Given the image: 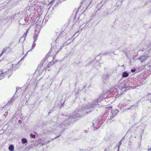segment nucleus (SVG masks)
<instances>
[{"label": "nucleus", "mask_w": 151, "mask_h": 151, "mask_svg": "<svg viewBox=\"0 0 151 151\" xmlns=\"http://www.w3.org/2000/svg\"><path fill=\"white\" fill-rule=\"evenodd\" d=\"M104 97L103 95H101L99 97L95 100H93L91 104L83 105V108L79 110L77 109L72 114L69 116H63L62 119L58 118L59 122H61L60 124V128L64 127L63 130L67 129L68 126L71 125L73 122L78 120L79 117L83 114L85 112L88 113L91 112L94 108L101 106V102Z\"/></svg>", "instance_id": "1"}, {"label": "nucleus", "mask_w": 151, "mask_h": 151, "mask_svg": "<svg viewBox=\"0 0 151 151\" xmlns=\"http://www.w3.org/2000/svg\"><path fill=\"white\" fill-rule=\"evenodd\" d=\"M18 68V67H12L10 69H2L0 70V80L3 79L4 77H7L8 78L12 73V71L15 70Z\"/></svg>", "instance_id": "2"}, {"label": "nucleus", "mask_w": 151, "mask_h": 151, "mask_svg": "<svg viewBox=\"0 0 151 151\" xmlns=\"http://www.w3.org/2000/svg\"><path fill=\"white\" fill-rule=\"evenodd\" d=\"M112 108H111V109ZM111 111H109L104 115V117L106 118V123H111V120L118 113L119 111L118 109H115L114 110L111 109Z\"/></svg>", "instance_id": "3"}, {"label": "nucleus", "mask_w": 151, "mask_h": 151, "mask_svg": "<svg viewBox=\"0 0 151 151\" xmlns=\"http://www.w3.org/2000/svg\"><path fill=\"white\" fill-rule=\"evenodd\" d=\"M58 48L56 47H51L50 51L46 55L45 58L42 61V63H44L45 62L46 59L50 57H52L53 60L56 54L58 53Z\"/></svg>", "instance_id": "4"}, {"label": "nucleus", "mask_w": 151, "mask_h": 151, "mask_svg": "<svg viewBox=\"0 0 151 151\" xmlns=\"http://www.w3.org/2000/svg\"><path fill=\"white\" fill-rule=\"evenodd\" d=\"M101 122H99V119L95 120L93 121L91 126L93 127L94 130H97L100 127V126H99V124Z\"/></svg>", "instance_id": "5"}, {"label": "nucleus", "mask_w": 151, "mask_h": 151, "mask_svg": "<svg viewBox=\"0 0 151 151\" xmlns=\"http://www.w3.org/2000/svg\"><path fill=\"white\" fill-rule=\"evenodd\" d=\"M122 90H123L121 88H120L119 86L118 87V88H115L114 90V92L116 93L118 95H121L124 91H125V90H124L123 91Z\"/></svg>", "instance_id": "6"}, {"label": "nucleus", "mask_w": 151, "mask_h": 151, "mask_svg": "<svg viewBox=\"0 0 151 151\" xmlns=\"http://www.w3.org/2000/svg\"><path fill=\"white\" fill-rule=\"evenodd\" d=\"M142 68H141L140 67H138L135 68L133 69H132L131 70V71L132 73H137L138 72L142 70V69H143L144 68H145V67H142Z\"/></svg>", "instance_id": "7"}, {"label": "nucleus", "mask_w": 151, "mask_h": 151, "mask_svg": "<svg viewBox=\"0 0 151 151\" xmlns=\"http://www.w3.org/2000/svg\"><path fill=\"white\" fill-rule=\"evenodd\" d=\"M119 87L120 88H121V89L122 90H123V89H125L129 87L128 85L126 84V83L125 82H123L122 83H121Z\"/></svg>", "instance_id": "8"}, {"label": "nucleus", "mask_w": 151, "mask_h": 151, "mask_svg": "<svg viewBox=\"0 0 151 151\" xmlns=\"http://www.w3.org/2000/svg\"><path fill=\"white\" fill-rule=\"evenodd\" d=\"M109 75L107 73L105 74L102 77V78L103 82L105 83V82H106L108 80Z\"/></svg>", "instance_id": "9"}, {"label": "nucleus", "mask_w": 151, "mask_h": 151, "mask_svg": "<svg viewBox=\"0 0 151 151\" xmlns=\"http://www.w3.org/2000/svg\"><path fill=\"white\" fill-rule=\"evenodd\" d=\"M14 100H15L14 98L13 97L7 103L6 105L9 106L12 105V103L14 101Z\"/></svg>", "instance_id": "10"}, {"label": "nucleus", "mask_w": 151, "mask_h": 151, "mask_svg": "<svg viewBox=\"0 0 151 151\" xmlns=\"http://www.w3.org/2000/svg\"><path fill=\"white\" fill-rule=\"evenodd\" d=\"M129 75V73L127 71H124L122 73V77L123 78H126Z\"/></svg>", "instance_id": "11"}, {"label": "nucleus", "mask_w": 151, "mask_h": 151, "mask_svg": "<svg viewBox=\"0 0 151 151\" xmlns=\"http://www.w3.org/2000/svg\"><path fill=\"white\" fill-rule=\"evenodd\" d=\"M7 49V47H5L3 48L1 52V53L0 54V57H1L3 54L6 51Z\"/></svg>", "instance_id": "12"}, {"label": "nucleus", "mask_w": 151, "mask_h": 151, "mask_svg": "<svg viewBox=\"0 0 151 151\" xmlns=\"http://www.w3.org/2000/svg\"><path fill=\"white\" fill-rule=\"evenodd\" d=\"M14 146L13 145H9V149L10 151H13L14 150Z\"/></svg>", "instance_id": "13"}, {"label": "nucleus", "mask_w": 151, "mask_h": 151, "mask_svg": "<svg viewBox=\"0 0 151 151\" xmlns=\"http://www.w3.org/2000/svg\"><path fill=\"white\" fill-rule=\"evenodd\" d=\"M27 140L26 138H22L21 139V142L22 144H25L27 142Z\"/></svg>", "instance_id": "14"}, {"label": "nucleus", "mask_w": 151, "mask_h": 151, "mask_svg": "<svg viewBox=\"0 0 151 151\" xmlns=\"http://www.w3.org/2000/svg\"><path fill=\"white\" fill-rule=\"evenodd\" d=\"M122 141V140H121L118 143V145L117 146V147H118V150L117 151H119V149L120 147V145L122 144V142H121Z\"/></svg>", "instance_id": "15"}, {"label": "nucleus", "mask_w": 151, "mask_h": 151, "mask_svg": "<svg viewBox=\"0 0 151 151\" xmlns=\"http://www.w3.org/2000/svg\"><path fill=\"white\" fill-rule=\"evenodd\" d=\"M30 137H31L32 138H34V139L35 138L36 135H35V134H32V133H31L30 134Z\"/></svg>", "instance_id": "16"}, {"label": "nucleus", "mask_w": 151, "mask_h": 151, "mask_svg": "<svg viewBox=\"0 0 151 151\" xmlns=\"http://www.w3.org/2000/svg\"><path fill=\"white\" fill-rule=\"evenodd\" d=\"M137 106V105L136 104H134V105H133L132 106H130V107H129V108H127V109H132L134 107H136Z\"/></svg>", "instance_id": "17"}, {"label": "nucleus", "mask_w": 151, "mask_h": 151, "mask_svg": "<svg viewBox=\"0 0 151 151\" xmlns=\"http://www.w3.org/2000/svg\"><path fill=\"white\" fill-rule=\"evenodd\" d=\"M28 32V29H27V30L26 32L24 33V35H23V37H24L25 38L27 36V33Z\"/></svg>", "instance_id": "18"}, {"label": "nucleus", "mask_w": 151, "mask_h": 151, "mask_svg": "<svg viewBox=\"0 0 151 151\" xmlns=\"http://www.w3.org/2000/svg\"><path fill=\"white\" fill-rule=\"evenodd\" d=\"M47 124V122H43V124H42V127H44L45 126H46V125Z\"/></svg>", "instance_id": "19"}, {"label": "nucleus", "mask_w": 151, "mask_h": 151, "mask_svg": "<svg viewBox=\"0 0 151 151\" xmlns=\"http://www.w3.org/2000/svg\"><path fill=\"white\" fill-rule=\"evenodd\" d=\"M50 140H49V141H47V142H44L43 143H42V146L43 145H45V144L46 143H49L50 141Z\"/></svg>", "instance_id": "20"}, {"label": "nucleus", "mask_w": 151, "mask_h": 151, "mask_svg": "<svg viewBox=\"0 0 151 151\" xmlns=\"http://www.w3.org/2000/svg\"><path fill=\"white\" fill-rule=\"evenodd\" d=\"M61 135V134H60V135H58V136H57L56 137H55L54 138H53V139H52V140H53V139H56V138H57L59 137L60 136V135Z\"/></svg>", "instance_id": "21"}, {"label": "nucleus", "mask_w": 151, "mask_h": 151, "mask_svg": "<svg viewBox=\"0 0 151 151\" xmlns=\"http://www.w3.org/2000/svg\"><path fill=\"white\" fill-rule=\"evenodd\" d=\"M34 38L35 39H34V42H36V41L37 40V37H34Z\"/></svg>", "instance_id": "22"}, {"label": "nucleus", "mask_w": 151, "mask_h": 151, "mask_svg": "<svg viewBox=\"0 0 151 151\" xmlns=\"http://www.w3.org/2000/svg\"><path fill=\"white\" fill-rule=\"evenodd\" d=\"M49 67V66H48V67H47V68H45V69L46 70H48L49 71V67Z\"/></svg>", "instance_id": "23"}, {"label": "nucleus", "mask_w": 151, "mask_h": 151, "mask_svg": "<svg viewBox=\"0 0 151 151\" xmlns=\"http://www.w3.org/2000/svg\"><path fill=\"white\" fill-rule=\"evenodd\" d=\"M18 122L19 124H21L22 123V121L20 120H19L18 121Z\"/></svg>", "instance_id": "24"}, {"label": "nucleus", "mask_w": 151, "mask_h": 151, "mask_svg": "<svg viewBox=\"0 0 151 151\" xmlns=\"http://www.w3.org/2000/svg\"><path fill=\"white\" fill-rule=\"evenodd\" d=\"M99 122H100L101 123H100V124H99V126H100V125L103 124V123H102V122L101 121H99Z\"/></svg>", "instance_id": "25"}, {"label": "nucleus", "mask_w": 151, "mask_h": 151, "mask_svg": "<svg viewBox=\"0 0 151 151\" xmlns=\"http://www.w3.org/2000/svg\"><path fill=\"white\" fill-rule=\"evenodd\" d=\"M150 94H151V93H148L147 94V96H148Z\"/></svg>", "instance_id": "26"}, {"label": "nucleus", "mask_w": 151, "mask_h": 151, "mask_svg": "<svg viewBox=\"0 0 151 151\" xmlns=\"http://www.w3.org/2000/svg\"><path fill=\"white\" fill-rule=\"evenodd\" d=\"M40 67V70L41 69V68H42V67H39V68ZM42 69H43L44 67H42Z\"/></svg>", "instance_id": "27"}, {"label": "nucleus", "mask_w": 151, "mask_h": 151, "mask_svg": "<svg viewBox=\"0 0 151 151\" xmlns=\"http://www.w3.org/2000/svg\"><path fill=\"white\" fill-rule=\"evenodd\" d=\"M109 150H107V149H105L104 150V151H108Z\"/></svg>", "instance_id": "28"}, {"label": "nucleus", "mask_w": 151, "mask_h": 151, "mask_svg": "<svg viewBox=\"0 0 151 151\" xmlns=\"http://www.w3.org/2000/svg\"><path fill=\"white\" fill-rule=\"evenodd\" d=\"M8 111H7V112H5V113H6V115H7V113H8Z\"/></svg>", "instance_id": "29"}, {"label": "nucleus", "mask_w": 151, "mask_h": 151, "mask_svg": "<svg viewBox=\"0 0 151 151\" xmlns=\"http://www.w3.org/2000/svg\"><path fill=\"white\" fill-rule=\"evenodd\" d=\"M151 150V148L150 149H148V151H149V150Z\"/></svg>", "instance_id": "30"}, {"label": "nucleus", "mask_w": 151, "mask_h": 151, "mask_svg": "<svg viewBox=\"0 0 151 151\" xmlns=\"http://www.w3.org/2000/svg\"><path fill=\"white\" fill-rule=\"evenodd\" d=\"M17 88H16V93H17Z\"/></svg>", "instance_id": "31"}, {"label": "nucleus", "mask_w": 151, "mask_h": 151, "mask_svg": "<svg viewBox=\"0 0 151 151\" xmlns=\"http://www.w3.org/2000/svg\"><path fill=\"white\" fill-rule=\"evenodd\" d=\"M84 100H86V98H84Z\"/></svg>", "instance_id": "32"}, {"label": "nucleus", "mask_w": 151, "mask_h": 151, "mask_svg": "<svg viewBox=\"0 0 151 151\" xmlns=\"http://www.w3.org/2000/svg\"><path fill=\"white\" fill-rule=\"evenodd\" d=\"M86 87V86H85L84 87V88H85V87Z\"/></svg>", "instance_id": "33"}, {"label": "nucleus", "mask_w": 151, "mask_h": 151, "mask_svg": "<svg viewBox=\"0 0 151 151\" xmlns=\"http://www.w3.org/2000/svg\"><path fill=\"white\" fill-rule=\"evenodd\" d=\"M4 115H6V114H4Z\"/></svg>", "instance_id": "34"}, {"label": "nucleus", "mask_w": 151, "mask_h": 151, "mask_svg": "<svg viewBox=\"0 0 151 151\" xmlns=\"http://www.w3.org/2000/svg\"><path fill=\"white\" fill-rule=\"evenodd\" d=\"M51 111H50L49 112V113H50V112Z\"/></svg>", "instance_id": "35"}, {"label": "nucleus", "mask_w": 151, "mask_h": 151, "mask_svg": "<svg viewBox=\"0 0 151 151\" xmlns=\"http://www.w3.org/2000/svg\"><path fill=\"white\" fill-rule=\"evenodd\" d=\"M27 101H26V103H27Z\"/></svg>", "instance_id": "36"}, {"label": "nucleus", "mask_w": 151, "mask_h": 151, "mask_svg": "<svg viewBox=\"0 0 151 151\" xmlns=\"http://www.w3.org/2000/svg\"><path fill=\"white\" fill-rule=\"evenodd\" d=\"M87 131H85V132H87Z\"/></svg>", "instance_id": "37"}]
</instances>
